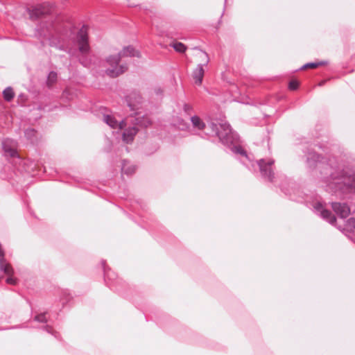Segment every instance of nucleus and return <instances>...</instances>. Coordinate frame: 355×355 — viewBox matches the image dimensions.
<instances>
[{"label":"nucleus","instance_id":"obj_1","mask_svg":"<svg viewBox=\"0 0 355 355\" xmlns=\"http://www.w3.org/2000/svg\"><path fill=\"white\" fill-rule=\"evenodd\" d=\"M105 121L111 128L123 130V140L127 143L132 141L138 130L137 125L147 127L151 123L148 118L135 119L128 117L125 120H122L118 114L107 115Z\"/></svg>","mask_w":355,"mask_h":355},{"label":"nucleus","instance_id":"obj_2","mask_svg":"<svg viewBox=\"0 0 355 355\" xmlns=\"http://www.w3.org/2000/svg\"><path fill=\"white\" fill-rule=\"evenodd\" d=\"M121 53L110 55L105 58V73L111 78H116L124 73L128 67L122 61Z\"/></svg>","mask_w":355,"mask_h":355},{"label":"nucleus","instance_id":"obj_3","mask_svg":"<svg viewBox=\"0 0 355 355\" xmlns=\"http://www.w3.org/2000/svg\"><path fill=\"white\" fill-rule=\"evenodd\" d=\"M2 148L6 156L22 159V156L17 150V144L14 140L6 139L2 142Z\"/></svg>","mask_w":355,"mask_h":355},{"label":"nucleus","instance_id":"obj_4","mask_svg":"<svg viewBox=\"0 0 355 355\" xmlns=\"http://www.w3.org/2000/svg\"><path fill=\"white\" fill-rule=\"evenodd\" d=\"M87 26H83L81 30L80 31L79 35L78 36L79 49L83 53H87L89 50V45L87 43Z\"/></svg>","mask_w":355,"mask_h":355},{"label":"nucleus","instance_id":"obj_5","mask_svg":"<svg viewBox=\"0 0 355 355\" xmlns=\"http://www.w3.org/2000/svg\"><path fill=\"white\" fill-rule=\"evenodd\" d=\"M332 208L342 218L346 217L349 213V207L345 204L335 202L332 205Z\"/></svg>","mask_w":355,"mask_h":355},{"label":"nucleus","instance_id":"obj_6","mask_svg":"<svg viewBox=\"0 0 355 355\" xmlns=\"http://www.w3.org/2000/svg\"><path fill=\"white\" fill-rule=\"evenodd\" d=\"M120 53H121L122 56L125 55L137 58H139L141 57V53L140 51L132 46L125 47L123 49V51Z\"/></svg>","mask_w":355,"mask_h":355},{"label":"nucleus","instance_id":"obj_7","mask_svg":"<svg viewBox=\"0 0 355 355\" xmlns=\"http://www.w3.org/2000/svg\"><path fill=\"white\" fill-rule=\"evenodd\" d=\"M204 74V70L201 66H198L193 73L196 83L200 84Z\"/></svg>","mask_w":355,"mask_h":355},{"label":"nucleus","instance_id":"obj_8","mask_svg":"<svg viewBox=\"0 0 355 355\" xmlns=\"http://www.w3.org/2000/svg\"><path fill=\"white\" fill-rule=\"evenodd\" d=\"M319 207L321 209L320 214L324 218H326L330 223H334L335 220V217L328 211L323 209V206L322 205H319Z\"/></svg>","mask_w":355,"mask_h":355},{"label":"nucleus","instance_id":"obj_9","mask_svg":"<svg viewBox=\"0 0 355 355\" xmlns=\"http://www.w3.org/2000/svg\"><path fill=\"white\" fill-rule=\"evenodd\" d=\"M191 122L194 128L198 130H202L205 128V123L198 116H193Z\"/></svg>","mask_w":355,"mask_h":355},{"label":"nucleus","instance_id":"obj_10","mask_svg":"<svg viewBox=\"0 0 355 355\" xmlns=\"http://www.w3.org/2000/svg\"><path fill=\"white\" fill-rule=\"evenodd\" d=\"M221 128L223 129V131H219L218 134L219 137L223 139L231 134L232 130L228 125H222Z\"/></svg>","mask_w":355,"mask_h":355},{"label":"nucleus","instance_id":"obj_11","mask_svg":"<svg viewBox=\"0 0 355 355\" xmlns=\"http://www.w3.org/2000/svg\"><path fill=\"white\" fill-rule=\"evenodd\" d=\"M58 76L55 72L51 71L49 73L47 80H46V85L49 87H52L57 81Z\"/></svg>","mask_w":355,"mask_h":355},{"label":"nucleus","instance_id":"obj_12","mask_svg":"<svg viewBox=\"0 0 355 355\" xmlns=\"http://www.w3.org/2000/svg\"><path fill=\"white\" fill-rule=\"evenodd\" d=\"M272 162L270 161L261 160L259 162L260 168L262 171H264L266 174L270 173V166Z\"/></svg>","mask_w":355,"mask_h":355},{"label":"nucleus","instance_id":"obj_13","mask_svg":"<svg viewBox=\"0 0 355 355\" xmlns=\"http://www.w3.org/2000/svg\"><path fill=\"white\" fill-rule=\"evenodd\" d=\"M355 229V218H351L347 221L344 227L345 232H352Z\"/></svg>","mask_w":355,"mask_h":355},{"label":"nucleus","instance_id":"obj_14","mask_svg":"<svg viewBox=\"0 0 355 355\" xmlns=\"http://www.w3.org/2000/svg\"><path fill=\"white\" fill-rule=\"evenodd\" d=\"M42 6L37 5L36 6L28 8V11L30 12V15L32 17H37L39 14H40V8Z\"/></svg>","mask_w":355,"mask_h":355},{"label":"nucleus","instance_id":"obj_15","mask_svg":"<svg viewBox=\"0 0 355 355\" xmlns=\"http://www.w3.org/2000/svg\"><path fill=\"white\" fill-rule=\"evenodd\" d=\"M3 97L6 101H10L14 97V92L11 88H6L3 91Z\"/></svg>","mask_w":355,"mask_h":355},{"label":"nucleus","instance_id":"obj_16","mask_svg":"<svg viewBox=\"0 0 355 355\" xmlns=\"http://www.w3.org/2000/svg\"><path fill=\"white\" fill-rule=\"evenodd\" d=\"M173 46L175 51L180 53L184 52L186 50L185 46L181 42H175L173 43Z\"/></svg>","mask_w":355,"mask_h":355},{"label":"nucleus","instance_id":"obj_17","mask_svg":"<svg viewBox=\"0 0 355 355\" xmlns=\"http://www.w3.org/2000/svg\"><path fill=\"white\" fill-rule=\"evenodd\" d=\"M299 86V82L297 80L293 79L289 82L288 87L291 90H295Z\"/></svg>","mask_w":355,"mask_h":355},{"label":"nucleus","instance_id":"obj_18","mask_svg":"<svg viewBox=\"0 0 355 355\" xmlns=\"http://www.w3.org/2000/svg\"><path fill=\"white\" fill-rule=\"evenodd\" d=\"M122 170H123V173L129 174V173H131L132 172H133L135 171V168L134 167H131V169H129V168H126L124 166Z\"/></svg>","mask_w":355,"mask_h":355},{"label":"nucleus","instance_id":"obj_19","mask_svg":"<svg viewBox=\"0 0 355 355\" xmlns=\"http://www.w3.org/2000/svg\"><path fill=\"white\" fill-rule=\"evenodd\" d=\"M318 66V64L311 63V64H308L305 65L304 67V69H308V68H316Z\"/></svg>","mask_w":355,"mask_h":355},{"label":"nucleus","instance_id":"obj_20","mask_svg":"<svg viewBox=\"0 0 355 355\" xmlns=\"http://www.w3.org/2000/svg\"><path fill=\"white\" fill-rule=\"evenodd\" d=\"M184 110L186 112H189L190 110H191V105H189L188 104H186V105H184Z\"/></svg>","mask_w":355,"mask_h":355},{"label":"nucleus","instance_id":"obj_21","mask_svg":"<svg viewBox=\"0 0 355 355\" xmlns=\"http://www.w3.org/2000/svg\"><path fill=\"white\" fill-rule=\"evenodd\" d=\"M235 150H236L237 152L240 153H243V149H242V148H241V147H240V146H235Z\"/></svg>","mask_w":355,"mask_h":355},{"label":"nucleus","instance_id":"obj_22","mask_svg":"<svg viewBox=\"0 0 355 355\" xmlns=\"http://www.w3.org/2000/svg\"><path fill=\"white\" fill-rule=\"evenodd\" d=\"M182 123H180L179 125H178V128L180 129H184V126H185V123L184 122L183 120L181 121Z\"/></svg>","mask_w":355,"mask_h":355},{"label":"nucleus","instance_id":"obj_23","mask_svg":"<svg viewBox=\"0 0 355 355\" xmlns=\"http://www.w3.org/2000/svg\"><path fill=\"white\" fill-rule=\"evenodd\" d=\"M67 90H65V91L64 92L63 94H64V95H65V94H67Z\"/></svg>","mask_w":355,"mask_h":355}]
</instances>
